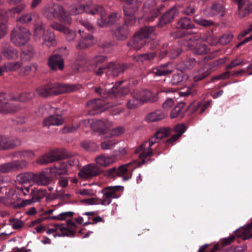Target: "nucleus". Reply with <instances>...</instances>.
<instances>
[{
    "label": "nucleus",
    "mask_w": 252,
    "mask_h": 252,
    "mask_svg": "<svg viewBox=\"0 0 252 252\" xmlns=\"http://www.w3.org/2000/svg\"><path fill=\"white\" fill-rule=\"evenodd\" d=\"M91 128L98 133L103 138L119 136L124 132L125 128L122 126L111 128L113 126L112 121L106 118L88 120Z\"/></svg>",
    "instance_id": "f257e3e1"
},
{
    "label": "nucleus",
    "mask_w": 252,
    "mask_h": 252,
    "mask_svg": "<svg viewBox=\"0 0 252 252\" xmlns=\"http://www.w3.org/2000/svg\"><path fill=\"white\" fill-rule=\"evenodd\" d=\"M154 27H145L141 29L134 36L130 43L131 46L135 50L141 49L146 43L149 42V39H154L155 34Z\"/></svg>",
    "instance_id": "f03ea898"
},
{
    "label": "nucleus",
    "mask_w": 252,
    "mask_h": 252,
    "mask_svg": "<svg viewBox=\"0 0 252 252\" xmlns=\"http://www.w3.org/2000/svg\"><path fill=\"white\" fill-rule=\"evenodd\" d=\"M79 10H78V8H76L75 11H72L73 14H78L84 12H87L89 14H98L100 17L98 18L97 21V24L100 27H105L108 26H102L99 24V22H107L108 21L107 16L105 10L101 6H95L93 7H90L88 5H81L79 8Z\"/></svg>",
    "instance_id": "7ed1b4c3"
},
{
    "label": "nucleus",
    "mask_w": 252,
    "mask_h": 252,
    "mask_svg": "<svg viewBox=\"0 0 252 252\" xmlns=\"http://www.w3.org/2000/svg\"><path fill=\"white\" fill-rule=\"evenodd\" d=\"M29 31L21 26H17L11 32V41L16 46H21L25 45L30 38Z\"/></svg>",
    "instance_id": "20e7f679"
},
{
    "label": "nucleus",
    "mask_w": 252,
    "mask_h": 252,
    "mask_svg": "<svg viewBox=\"0 0 252 252\" xmlns=\"http://www.w3.org/2000/svg\"><path fill=\"white\" fill-rule=\"evenodd\" d=\"M34 35L39 39L42 35V44L47 47L54 46L57 44L54 33L49 30L45 31L42 25H38L35 28Z\"/></svg>",
    "instance_id": "39448f33"
},
{
    "label": "nucleus",
    "mask_w": 252,
    "mask_h": 252,
    "mask_svg": "<svg viewBox=\"0 0 252 252\" xmlns=\"http://www.w3.org/2000/svg\"><path fill=\"white\" fill-rule=\"evenodd\" d=\"M81 5L72 7V9H70V12L68 13L62 5L60 4L54 5V18L58 19L60 22L65 24L70 25L72 23V18L70 17V14H73L72 11H75L76 8H78L77 11H79V8ZM74 14L75 15V14Z\"/></svg>",
    "instance_id": "423d86ee"
},
{
    "label": "nucleus",
    "mask_w": 252,
    "mask_h": 252,
    "mask_svg": "<svg viewBox=\"0 0 252 252\" xmlns=\"http://www.w3.org/2000/svg\"><path fill=\"white\" fill-rule=\"evenodd\" d=\"M26 160H15L0 164V174L7 173L22 170L28 166Z\"/></svg>",
    "instance_id": "0eeeda50"
},
{
    "label": "nucleus",
    "mask_w": 252,
    "mask_h": 252,
    "mask_svg": "<svg viewBox=\"0 0 252 252\" xmlns=\"http://www.w3.org/2000/svg\"><path fill=\"white\" fill-rule=\"evenodd\" d=\"M155 143V139L150 138L148 141L143 142L135 149V153L137 154L139 158L143 159L142 163H145L144 158L151 157L153 155V150L151 147Z\"/></svg>",
    "instance_id": "6e6552de"
},
{
    "label": "nucleus",
    "mask_w": 252,
    "mask_h": 252,
    "mask_svg": "<svg viewBox=\"0 0 252 252\" xmlns=\"http://www.w3.org/2000/svg\"><path fill=\"white\" fill-rule=\"evenodd\" d=\"M48 86L50 95H57L62 93H71L78 89L76 85L61 84L59 83L49 84Z\"/></svg>",
    "instance_id": "1a4fd4ad"
},
{
    "label": "nucleus",
    "mask_w": 252,
    "mask_h": 252,
    "mask_svg": "<svg viewBox=\"0 0 252 252\" xmlns=\"http://www.w3.org/2000/svg\"><path fill=\"white\" fill-rule=\"evenodd\" d=\"M17 109L15 106H13L11 100L9 101L4 94H0V113L3 114H11Z\"/></svg>",
    "instance_id": "9d476101"
},
{
    "label": "nucleus",
    "mask_w": 252,
    "mask_h": 252,
    "mask_svg": "<svg viewBox=\"0 0 252 252\" xmlns=\"http://www.w3.org/2000/svg\"><path fill=\"white\" fill-rule=\"evenodd\" d=\"M132 95L135 97L136 99L138 97L142 98L141 104L147 101L153 102L158 100V97L156 95H153L151 92L147 90H135L133 91Z\"/></svg>",
    "instance_id": "9b49d317"
},
{
    "label": "nucleus",
    "mask_w": 252,
    "mask_h": 252,
    "mask_svg": "<svg viewBox=\"0 0 252 252\" xmlns=\"http://www.w3.org/2000/svg\"><path fill=\"white\" fill-rule=\"evenodd\" d=\"M174 70V67L173 65L170 63H166L152 68L150 73H153L156 76H161L170 74Z\"/></svg>",
    "instance_id": "f8f14e48"
},
{
    "label": "nucleus",
    "mask_w": 252,
    "mask_h": 252,
    "mask_svg": "<svg viewBox=\"0 0 252 252\" xmlns=\"http://www.w3.org/2000/svg\"><path fill=\"white\" fill-rule=\"evenodd\" d=\"M238 5V14L243 18L252 12V3L247 0H236Z\"/></svg>",
    "instance_id": "ddd939ff"
},
{
    "label": "nucleus",
    "mask_w": 252,
    "mask_h": 252,
    "mask_svg": "<svg viewBox=\"0 0 252 252\" xmlns=\"http://www.w3.org/2000/svg\"><path fill=\"white\" fill-rule=\"evenodd\" d=\"M18 199L19 196L16 189H9L7 191H5L4 197L0 196V202L7 206L14 204Z\"/></svg>",
    "instance_id": "4468645a"
},
{
    "label": "nucleus",
    "mask_w": 252,
    "mask_h": 252,
    "mask_svg": "<svg viewBox=\"0 0 252 252\" xmlns=\"http://www.w3.org/2000/svg\"><path fill=\"white\" fill-rule=\"evenodd\" d=\"M143 7L145 11L151 15V17L148 18L149 21H152L159 13V10L156 6V2L154 0H148Z\"/></svg>",
    "instance_id": "2eb2a0df"
},
{
    "label": "nucleus",
    "mask_w": 252,
    "mask_h": 252,
    "mask_svg": "<svg viewBox=\"0 0 252 252\" xmlns=\"http://www.w3.org/2000/svg\"><path fill=\"white\" fill-rule=\"evenodd\" d=\"M61 159L58 155V151H52L38 158L36 162L41 165L46 164Z\"/></svg>",
    "instance_id": "dca6fc26"
},
{
    "label": "nucleus",
    "mask_w": 252,
    "mask_h": 252,
    "mask_svg": "<svg viewBox=\"0 0 252 252\" xmlns=\"http://www.w3.org/2000/svg\"><path fill=\"white\" fill-rule=\"evenodd\" d=\"M98 173V167L94 164L84 166L79 172V176L82 178H87L96 176Z\"/></svg>",
    "instance_id": "f3484780"
},
{
    "label": "nucleus",
    "mask_w": 252,
    "mask_h": 252,
    "mask_svg": "<svg viewBox=\"0 0 252 252\" xmlns=\"http://www.w3.org/2000/svg\"><path fill=\"white\" fill-rule=\"evenodd\" d=\"M79 32L81 38L76 46L77 49H85L94 44V37L92 35L86 34L84 31H82L81 30L79 31Z\"/></svg>",
    "instance_id": "a211bd4d"
},
{
    "label": "nucleus",
    "mask_w": 252,
    "mask_h": 252,
    "mask_svg": "<svg viewBox=\"0 0 252 252\" xmlns=\"http://www.w3.org/2000/svg\"><path fill=\"white\" fill-rule=\"evenodd\" d=\"M179 11L176 7H172L167 11L161 17L158 25L162 27L170 22L175 17L179 14Z\"/></svg>",
    "instance_id": "6ab92c4d"
},
{
    "label": "nucleus",
    "mask_w": 252,
    "mask_h": 252,
    "mask_svg": "<svg viewBox=\"0 0 252 252\" xmlns=\"http://www.w3.org/2000/svg\"><path fill=\"white\" fill-rule=\"evenodd\" d=\"M52 181L51 178L44 172L35 174L33 176V182L38 186H47Z\"/></svg>",
    "instance_id": "aec40b11"
},
{
    "label": "nucleus",
    "mask_w": 252,
    "mask_h": 252,
    "mask_svg": "<svg viewBox=\"0 0 252 252\" xmlns=\"http://www.w3.org/2000/svg\"><path fill=\"white\" fill-rule=\"evenodd\" d=\"M48 65L53 70H63L64 67L63 61L60 55H53L50 57L48 60Z\"/></svg>",
    "instance_id": "412c9836"
},
{
    "label": "nucleus",
    "mask_w": 252,
    "mask_h": 252,
    "mask_svg": "<svg viewBox=\"0 0 252 252\" xmlns=\"http://www.w3.org/2000/svg\"><path fill=\"white\" fill-rule=\"evenodd\" d=\"M125 15L126 16L125 14ZM125 25L118 27L113 31V34L114 36L119 40H124L127 37L128 34V29L127 26H132L135 22H134L132 24H128L126 23V17H125ZM135 21H136V20Z\"/></svg>",
    "instance_id": "4be33fe9"
},
{
    "label": "nucleus",
    "mask_w": 252,
    "mask_h": 252,
    "mask_svg": "<svg viewBox=\"0 0 252 252\" xmlns=\"http://www.w3.org/2000/svg\"><path fill=\"white\" fill-rule=\"evenodd\" d=\"M1 52L3 56L8 60H15L18 57L17 51L8 43L3 44Z\"/></svg>",
    "instance_id": "5701e85b"
},
{
    "label": "nucleus",
    "mask_w": 252,
    "mask_h": 252,
    "mask_svg": "<svg viewBox=\"0 0 252 252\" xmlns=\"http://www.w3.org/2000/svg\"><path fill=\"white\" fill-rule=\"evenodd\" d=\"M116 161V158L114 156H108L102 154L98 156L95 158L96 163L102 167H107Z\"/></svg>",
    "instance_id": "b1692460"
},
{
    "label": "nucleus",
    "mask_w": 252,
    "mask_h": 252,
    "mask_svg": "<svg viewBox=\"0 0 252 252\" xmlns=\"http://www.w3.org/2000/svg\"><path fill=\"white\" fill-rule=\"evenodd\" d=\"M21 141L18 138H13L3 136L1 150H8L20 145Z\"/></svg>",
    "instance_id": "393cba45"
},
{
    "label": "nucleus",
    "mask_w": 252,
    "mask_h": 252,
    "mask_svg": "<svg viewBox=\"0 0 252 252\" xmlns=\"http://www.w3.org/2000/svg\"><path fill=\"white\" fill-rule=\"evenodd\" d=\"M131 163H129L119 167L117 170V175L123 177L124 181L128 180L131 178L132 172L134 169L129 167Z\"/></svg>",
    "instance_id": "a878e982"
},
{
    "label": "nucleus",
    "mask_w": 252,
    "mask_h": 252,
    "mask_svg": "<svg viewBox=\"0 0 252 252\" xmlns=\"http://www.w3.org/2000/svg\"><path fill=\"white\" fill-rule=\"evenodd\" d=\"M64 118L61 115H54L47 117L44 121V126H59L63 124Z\"/></svg>",
    "instance_id": "bb28decb"
},
{
    "label": "nucleus",
    "mask_w": 252,
    "mask_h": 252,
    "mask_svg": "<svg viewBox=\"0 0 252 252\" xmlns=\"http://www.w3.org/2000/svg\"><path fill=\"white\" fill-rule=\"evenodd\" d=\"M67 228L65 225L63 224H55L51 228L46 231L48 234H53L54 237H61L64 236Z\"/></svg>",
    "instance_id": "cd10ccee"
},
{
    "label": "nucleus",
    "mask_w": 252,
    "mask_h": 252,
    "mask_svg": "<svg viewBox=\"0 0 252 252\" xmlns=\"http://www.w3.org/2000/svg\"><path fill=\"white\" fill-rule=\"evenodd\" d=\"M108 70L106 71L107 74H112L113 76H116L119 73L124 71L125 67L124 65L117 64H115L113 63H110L107 64Z\"/></svg>",
    "instance_id": "c85d7f7f"
},
{
    "label": "nucleus",
    "mask_w": 252,
    "mask_h": 252,
    "mask_svg": "<svg viewBox=\"0 0 252 252\" xmlns=\"http://www.w3.org/2000/svg\"><path fill=\"white\" fill-rule=\"evenodd\" d=\"M67 164L66 162H62L59 165H55L50 168L51 174L57 177L61 175H64L67 172Z\"/></svg>",
    "instance_id": "c756f323"
},
{
    "label": "nucleus",
    "mask_w": 252,
    "mask_h": 252,
    "mask_svg": "<svg viewBox=\"0 0 252 252\" xmlns=\"http://www.w3.org/2000/svg\"><path fill=\"white\" fill-rule=\"evenodd\" d=\"M7 20L6 12L4 10H0V39L7 33V28L5 24Z\"/></svg>",
    "instance_id": "7c9ffc66"
},
{
    "label": "nucleus",
    "mask_w": 252,
    "mask_h": 252,
    "mask_svg": "<svg viewBox=\"0 0 252 252\" xmlns=\"http://www.w3.org/2000/svg\"><path fill=\"white\" fill-rule=\"evenodd\" d=\"M166 116V114L161 110H157L147 115L146 120L149 123L154 122L163 119Z\"/></svg>",
    "instance_id": "2f4dec72"
},
{
    "label": "nucleus",
    "mask_w": 252,
    "mask_h": 252,
    "mask_svg": "<svg viewBox=\"0 0 252 252\" xmlns=\"http://www.w3.org/2000/svg\"><path fill=\"white\" fill-rule=\"evenodd\" d=\"M207 15L209 16H213L216 15H223V7L222 4L216 3L207 9Z\"/></svg>",
    "instance_id": "473e14b6"
},
{
    "label": "nucleus",
    "mask_w": 252,
    "mask_h": 252,
    "mask_svg": "<svg viewBox=\"0 0 252 252\" xmlns=\"http://www.w3.org/2000/svg\"><path fill=\"white\" fill-rule=\"evenodd\" d=\"M250 229L247 225L240 228L236 231V235L244 240L248 239L252 237V232Z\"/></svg>",
    "instance_id": "72a5a7b5"
},
{
    "label": "nucleus",
    "mask_w": 252,
    "mask_h": 252,
    "mask_svg": "<svg viewBox=\"0 0 252 252\" xmlns=\"http://www.w3.org/2000/svg\"><path fill=\"white\" fill-rule=\"evenodd\" d=\"M86 105L88 108L91 110L101 111L103 110L104 102L100 99H96L88 101Z\"/></svg>",
    "instance_id": "f704fd0d"
},
{
    "label": "nucleus",
    "mask_w": 252,
    "mask_h": 252,
    "mask_svg": "<svg viewBox=\"0 0 252 252\" xmlns=\"http://www.w3.org/2000/svg\"><path fill=\"white\" fill-rule=\"evenodd\" d=\"M124 187L120 186H111L105 188L104 190V194L107 196H109L111 198H117V195L115 192L118 190H123Z\"/></svg>",
    "instance_id": "c9c22d12"
},
{
    "label": "nucleus",
    "mask_w": 252,
    "mask_h": 252,
    "mask_svg": "<svg viewBox=\"0 0 252 252\" xmlns=\"http://www.w3.org/2000/svg\"><path fill=\"white\" fill-rule=\"evenodd\" d=\"M177 28L181 29H192L195 26L191 24V20L188 17L181 18L177 23Z\"/></svg>",
    "instance_id": "e433bc0d"
},
{
    "label": "nucleus",
    "mask_w": 252,
    "mask_h": 252,
    "mask_svg": "<svg viewBox=\"0 0 252 252\" xmlns=\"http://www.w3.org/2000/svg\"><path fill=\"white\" fill-rule=\"evenodd\" d=\"M184 106V103L182 102L179 103L176 105L170 113L171 118L173 119L178 117H182L183 116V109Z\"/></svg>",
    "instance_id": "4c0bfd02"
},
{
    "label": "nucleus",
    "mask_w": 252,
    "mask_h": 252,
    "mask_svg": "<svg viewBox=\"0 0 252 252\" xmlns=\"http://www.w3.org/2000/svg\"><path fill=\"white\" fill-rule=\"evenodd\" d=\"M4 94L6 95V98L9 101L11 100V102L13 103V106H15L17 108V109L15 111H17L19 108L17 107V106L13 102V100H16V98H10L8 99L7 97V95L5 94ZM33 96H34V94L32 93H24V94H21L20 95H19V97L17 98H16V99H17L19 101L26 102V101H27L31 99L33 97Z\"/></svg>",
    "instance_id": "58836bf2"
},
{
    "label": "nucleus",
    "mask_w": 252,
    "mask_h": 252,
    "mask_svg": "<svg viewBox=\"0 0 252 252\" xmlns=\"http://www.w3.org/2000/svg\"><path fill=\"white\" fill-rule=\"evenodd\" d=\"M23 63L21 62H7L3 65L5 72L15 71L22 67Z\"/></svg>",
    "instance_id": "ea45409f"
},
{
    "label": "nucleus",
    "mask_w": 252,
    "mask_h": 252,
    "mask_svg": "<svg viewBox=\"0 0 252 252\" xmlns=\"http://www.w3.org/2000/svg\"><path fill=\"white\" fill-rule=\"evenodd\" d=\"M169 134V129L168 128H161L159 129L155 135L150 139H155L156 143L164 137L167 136Z\"/></svg>",
    "instance_id": "a19ab883"
},
{
    "label": "nucleus",
    "mask_w": 252,
    "mask_h": 252,
    "mask_svg": "<svg viewBox=\"0 0 252 252\" xmlns=\"http://www.w3.org/2000/svg\"><path fill=\"white\" fill-rule=\"evenodd\" d=\"M38 19V15L35 13H30L21 16L17 19V21L22 24H27L32 20L36 21Z\"/></svg>",
    "instance_id": "79ce46f5"
},
{
    "label": "nucleus",
    "mask_w": 252,
    "mask_h": 252,
    "mask_svg": "<svg viewBox=\"0 0 252 252\" xmlns=\"http://www.w3.org/2000/svg\"><path fill=\"white\" fill-rule=\"evenodd\" d=\"M36 55L34 48L31 45L25 47L22 50V56L27 59H31Z\"/></svg>",
    "instance_id": "37998d69"
},
{
    "label": "nucleus",
    "mask_w": 252,
    "mask_h": 252,
    "mask_svg": "<svg viewBox=\"0 0 252 252\" xmlns=\"http://www.w3.org/2000/svg\"><path fill=\"white\" fill-rule=\"evenodd\" d=\"M45 194L46 190L44 189H34L31 192V197L35 201V202H38L43 198L45 196Z\"/></svg>",
    "instance_id": "c03bdc74"
},
{
    "label": "nucleus",
    "mask_w": 252,
    "mask_h": 252,
    "mask_svg": "<svg viewBox=\"0 0 252 252\" xmlns=\"http://www.w3.org/2000/svg\"><path fill=\"white\" fill-rule=\"evenodd\" d=\"M118 143V141L116 139H107L101 142L100 147L104 150H109L114 148Z\"/></svg>",
    "instance_id": "a18cd8bd"
},
{
    "label": "nucleus",
    "mask_w": 252,
    "mask_h": 252,
    "mask_svg": "<svg viewBox=\"0 0 252 252\" xmlns=\"http://www.w3.org/2000/svg\"><path fill=\"white\" fill-rule=\"evenodd\" d=\"M85 70L93 71L97 75H100L103 73V70H108V67L107 66V65H102L98 66V65L94 64L89 66V64H87Z\"/></svg>",
    "instance_id": "49530a36"
},
{
    "label": "nucleus",
    "mask_w": 252,
    "mask_h": 252,
    "mask_svg": "<svg viewBox=\"0 0 252 252\" xmlns=\"http://www.w3.org/2000/svg\"><path fill=\"white\" fill-rule=\"evenodd\" d=\"M115 86L111 87L110 95L114 94L116 96H122L127 94L129 92V89L127 87H123L119 90Z\"/></svg>",
    "instance_id": "de8ad7c7"
},
{
    "label": "nucleus",
    "mask_w": 252,
    "mask_h": 252,
    "mask_svg": "<svg viewBox=\"0 0 252 252\" xmlns=\"http://www.w3.org/2000/svg\"><path fill=\"white\" fill-rule=\"evenodd\" d=\"M34 175L30 172L20 174L17 176V180L21 184L28 183L31 180H33Z\"/></svg>",
    "instance_id": "09e8293b"
},
{
    "label": "nucleus",
    "mask_w": 252,
    "mask_h": 252,
    "mask_svg": "<svg viewBox=\"0 0 252 252\" xmlns=\"http://www.w3.org/2000/svg\"><path fill=\"white\" fill-rule=\"evenodd\" d=\"M108 21L107 22H99V24L102 26H110L115 23L120 17L119 14L116 13H112L109 15H107Z\"/></svg>",
    "instance_id": "8fccbe9b"
},
{
    "label": "nucleus",
    "mask_w": 252,
    "mask_h": 252,
    "mask_svg": "<svg viewBox=\"0 0 252 252\" xmlns=\"http://www.w3.org/2000/svg\"><path fill=\"white\" fill-rule=\"evenodd\" d=\"M142 98L138 97L137 99L133 96L127 101L126 103V106L128 109H134L141 105V100Z\"/></svg>",
    "instance_id": "3c124183"
},
{
    "label": "nucleus",
    "mask_w": 252,
    "mask_h": 252,
    "mask_svg": "<svg viewBox=\"0 0 252 252\" xmlns=\"http://www.w3.org/2000/svg\"><path fill=\"white\" fill-rule=\"evenodd\" d=\"M38 69V65L36 63H32L30 65H27L23 68V73L25 75L34 74Z\"/></svg>",
    "instance_id": "603ef678"
},
{
    "label": "nucleus",
    "mask_w": 252,
    "mask_h": 252,
    "mask_svg": "<svg viewBox=\"0 0 252 252\" xmlns=\"http://www.w3.org/2000/svg\"><path fill=\"white\" fill-rule=\"evenodd\" d=\"M184 79H187V76L184 74V72H180L174 74L171 80V83L173 85H177L180 83L184 80Z\"/></svg>",
    "instance_id": "864d4df0"
},
{
    "label": "nucleus",
    "mask_w": 252,
    "mask_h": 252,
    "mask_svg": "<svg viewBox=\"0 0 252 252\" xmlns=\"http://www.w3.org/2000/svg\"><path fill=\"white\" fill-rule=\"evenodd\" d=\"M54 5H46L42 10L43 15L48 18H54Z\"/></svg>",
    "instance_id": "5fc2aeb1"
},
{
    "label": "nucleus",
    "mask_w": 252,
    "mask_h": 252,
    "mask_svg": "<svg viewBox=\"0 0 252 252\" xmlns=\"http://www.w3.org/2000/svg\"><path fill=\"white\" fill-rule=\"evenodd\" d=\"M10 226L14 229L21 228L24 224V221L16 218H12L9 220Z\"/></svg>",
    "instance_id": "6e6d98bb"
},
{
    "label": "nucleus",
    "mask_w": 252,
    "mask_h": 252,
    "mask_svg": "<svg viewBox=\"0 0 252 252\" xmlns=\"http://www.w3.org/2000/svg\"><path fill=\"white\" fill-rule=\"evenodd\" d=\"M212 104V100H209L203 104L201 103H198L196 106L195 111H198L199 114L202 113L206 109L211 106Z\"/></svg>",
    "instance_id": "4d7b16f0"
},
{
    "label": "nucleus",
    "mask_w": 252,
    "mask_h": 252,
    "mask_svg": "<svg viewBox=\"0 0 252 252\" xmlns=\"http://www.w3.org/2000/svg\"><path fill=\"white\" fill-rule=\"evenodd\" d=\"M36 93L37 95L43 97H47L50 95L48 85L38 88L36 90Z\"/></svg>",
    "instance_id": "13d9d810"
},
{
    "label": "nucleus",
    "mask_w": 252,
    "mask_h": 252,
    "mask_svg": "<svg viewBox=\"0 0 252 252\" xmlns=\"http://www.w3.org/2000/svg\"><path fill=\"white\" fill-rule=\"evenodd\" d=\"M209 51V49L204 44H198L194 48V52L197 54H205Z\"/></svg>",
    "instance_id": "bf43d9fd"
},
{
    "label": "nucleus",
    "mask_w": 252,
    "mask_h": 252,
    "mask_svg": "<svg viewBox=\"0 0 252 252\" xmlns=\"http://www.w3.org/2000/svg\"><path fill=\"white\" fill-rule=\"evenodd\" d=\"M193 20L197 24L203 27H208L214 24V22L212 20H206L201 18H194Z\"/></svg>",
    "instance_id": "052dcab7"
},
{
    "label": "nucleus",
    "mask_w": 252,
    "mask_h": 252,
    "mask_svg": "<svg viewBox=\"0 0 252 252\" xmlns=\"http://www.w3.org/2000/svg\"><path fill=\"white\" fill-rule=\"evenodd\" d=\"M233 37L230 34H223L219 38V43L222 45H226L231 41Z\"/></svg>",
    "instance_id": "680f3d73"
},
{
    "label": "nucleus",
    "mask_w": 252,
    "mask_h": 252,
    "mask_svg": "<svg viewBox=\"0 0 252 252\" xmlns=\"http://www.w3.org/2000/svg\"><path fill=\"white\" fill-rule=\"evenodd\" d=\"M100 88L96 87L95 88L94 91L95 93L99 94L101 96H102L103 97L110 96L111 87L106 89L105 90L103 89L101 91H100Z\"/></svg>",
    "instance_id": "e2e57ef3"
},
{
    "label": "nucleus",
    "mask_w": 252,
    "mask_h": 252,
    "mask_svg": "<svg viewBox=\"0 0 252 252\" xmlns=\"http://www.w3.org/2000/svg\"><path fill=\"white\" fill-rule=\"evenodd\" d=\"M67 31L64 30L63 33L66 35V39L69 41H71L75 38L76 33L75 32L70 30L68 28H67Z\"/></svg>",
    "instance_id": "0e129e2a"
},
{
    "label": "nucleus",
    "mask_w": 252,
    "mask_h": 252,
    "mask_svg": "<svg viewBox=\"0 0 252 252\" xmlns=\"http://www.w3.org/2000/svg\"><path fill=\"white\" fill-rule=\"evenodd\" d=\"M50 27L54 30H57L63 33L64 30L67 31L66 27L56 22H53L51 23L50 24Z\"/></svg>",
    "instance_id": "69168bd1"
},
{
    "label": "nucleus",
    "mask_w": 252,
    "mask_h": 252,
    "mask_svg": "<svg viewBox=\"0 0 252 252\" xmlns=\"http://www.w3.org/2000/svg\"><path fill=\"white\" fill-rule=\"evenodd\" d=\"M106 60V58L103 56H98L94 57L89 63L90 66L94 64L98 65L99 63L104 62Z\"/></svg>",
    "instance_id": "338daca9"
},
{
    "label": "nucleus",
    "mask_w": 252,
    "mask_h": 252,
    "mask_svg": "<svg viewBox=\"0 0 252 252\" xmlns=\"http://www.w3.org/2000/svg\"><path fill=\"white\" fill-rule=\"evenodd\" d=\"M16 191L18 194H22L24 196H26L30 193V187H17Z\"/></svg>",
    "instance_id": "774afa93"
}]
</instances>
